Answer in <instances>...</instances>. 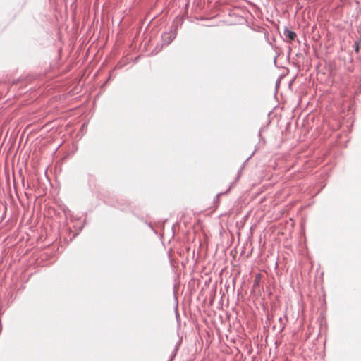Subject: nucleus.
Returning a JSON list of instances; mask_svg holds the SVG:
<instances>
[{"mask_svg": "<svg viewBox=\"0 0 361 361\" xmlns=\"http://www.w3.org/2000/svg\"><path fill=\"white\" fill-rule=\"evenodd\" d=\"M284 35H286V38H288L290 41L294 40L296 37V34L295 32L288 30H285Z\"/></svg>", "mask_w": 361, "mask_h": 361, "instance_id": "1", "label": "nucleus"}, {"mask_svg": "<svg viewBox=\"0 0 361 361\" xmlns=\"http://www.w3.org/2000/svg\"><path fill=\"white\" fill-rule=\"evenodd\" d=\"M260 280H261V275L260 274L256 275L255 281H254L253 288H255L259 286Z\"/></svg>", "mask_w": 361, "mask_h": 361, "instance_id": "2", "label": "nucleus"}, {"mask_svg": "<svg viewBox=\"0 0 361 361\" xmlns=\"http://www.w3.org/2000/svg\"><path fill=\"white\" fill-rule=\"evenodd\" d=\"M355 51L357 52L358 51V46L357 45L356 48H355Z\"/></svg>", "mask_w": 361, "mask_h": 361, "instance_id": "3", "label": "nucleus"}]
</instances>
